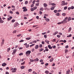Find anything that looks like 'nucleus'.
Here are the masks:
<instances>
[{"label":"nucleus","instance_id":"0eeeda50","mask_svg":"<svg viewBox=\"0 0 74 74\" xmlns=\"http://www.w3.org/2000/svg\"><path fill=\"white\" fill-rule=\"evenodd\" d=\"M71 17H69L67 21L69 22L70 21H71Z\"/></svg>","mask_w":74,"mask_h":74},{"label":"nucleus","instance_id":"052dcab7","mask_svg":"<svg viewBox=\"0 0 74 74\" xmlns=\"http://www.w3.org/2000/svg\"><path fill=\"white\" fill-rule=\"evenodd\" d=\"M69 48V46L68 45H67L65 47V48L67 49V48Z\"/></svg>","mask_w":74,"mask_h":74},{"label":"nucleus","instance_id":"5701e85b","mask_svg":"<svg viewBox=\"0 0 74 74\" xmlns=\"http://www.w3.org/2000/svg\"><path fill=\"white\" fill-rule=\"evenodd\" d=\"M62 16H66V14L65 13H63L62 14Z\"/></svg>","mask_w":74,"mask_h":74},{"label":"nucleus","instance_id":"4be33fe9","mask_svg":"<svg viewBox=\"0 0 74 74\" xmlns=\"http://www.w3.org/2000/svg\"><path fill=\"white\" fill-rule=\"evenodd\" d=\"M55 8V6H54V7H52L51 8V10H54V8Z\"/></svg>","mask_w":74,"mask_h":74},{"label":"nucleus","instance_id":"680f3d73","mask_svg":"<svg viewBox=\"0 0 74 74\" xmlns=\"http://www.w3.org/2000/svg\"><path fill=\"white\" fill-rule=\"evenodd\" d=\"M33 73L34 74H37V73L36 72H35L34 71H33Z\"/></svg>","mask_w":74,"mask_h":74},{"label":"nucleus","instance_id":"c9c22d12","mask_svg":"<svg viewBox=\"0 0 74 74\" xmlns=\"http://www.w3.org/2000/svg\"><path fill=\"white\" fill-rule=\"evenodd\" d=\"M74 7L73 6H71V10H73L74 9Z\"/></svg>","mask_w":74,"mask_h":74},{"label":"nucleus","instance_id":"f704fd0d","mask_svg":"<svg viewBox=\"0 0 74 74\" xmlns=\"http://www.w3.org/2000/svg\"><path fill=\"white\" fill-rule=\"evenodd\" d=\"M7 49H8L7 52H9V51H10V49H11V48H8Z\"/></svg>","mask_w":74,"mask_h":74},{"label":"nucleus","instance_id":"a878e982","mask_svg":"<svg viewBox=\"0 0 74 74\" xmlns=\"http://www.w3.org/2000/svg\"><path fill=\"white\" fill-rule=\"evenodd\" d=\"M27 11V9L26 8L25 9H24V10H23V11L24 12H25V11Z\"/></svg>","mask_w":74,"mask_h":74},{"label":"nucleus","instance_id":"2f4dec72","mask_svg":"<svg viewBox=\"0 0 74 74\" xmlns=\"http://www.w3.org/2000/svg\"><path fill=\"white\" fill-rule=\"evenodd\" d=\"M23 55V54L22 53H20L19 54V56H21V55Z\"/></svg>","mask_w":74,"mask_h":74},{"label":"nucleus","instance_id":"4d7b16f0","mask_svg":"<svg viewBox=\"0 0 74 74\" xmlns=\"http://www.w3.org/2000/svg\"><path fill=\"white\" fill-rule=\"evenodd\" d=\"M34 10H36V9H37V7H34Z\"/></svg>","mask_w":74,"mask_h":74},{"label":"nucleus","instance_id":"cd10ccee","mask_svg":"<svg viewBox=\"0 0 74 74\" xmlns=\"http://www.w3.org/2000/svg\"><path fill=\"white\" fill-rule=\"evenodd\" d=\"M17 32L16 30H14V31H13V34H14L15 33H16V32Z\"/></svg>","mask_w":74,"mask_h":74},{"label":"nucleus","instance_id":"bf43d9fd","mask_svg":"<svg viewBox=\"0 0 74 74\" xmlns=\"http://www.w3.org/2000/svg\"><path fill=\"white\" fill-rule=\"evenodd\" d=\"M52 47L53 49L56 48V46L55 45H54V46H52Z\"/></svg>","mask_w":74,"mask_h":74},{"label":"nucleus","instance_id":"79ce46f5","mask_svg":"<svg viewBox=\"0 0 74 74\" xmlns=\"http://www.w3.org/2000/svg\"><path fill=\"white\" fill-rule=\"evenodd\" d=\"M65 20H66V21H67V19H68V17H66L65 18V19H64Z\"/></svg>","mask_w":74,"mask_h":74},{"label":"nucleus","instance_id":"58836bf2","mask_svg":"<svg viewBox=\"0 0 74 74\" xmlns=\"http://www.w3.org/2000/svg\"><path fill=\"white\" fill-rule=\"evenodd\" d=\"M29 45H27V46H26V48H29Z\"/></svg>","mask_w":74,"mask_h":74},{"label":"nucleus","instance_id":"e2e57ef3","mask_svg":"<svg viewBox=\"0 0 74 74\" xmlns=\"http://www.w3.org/2000/svg\"><path fill=\"white\" fill-rule=\"evenodd\" d=\"M42 45H44L45 44V42H44V41H43L42 42Z\"/></svg>","mask_w":74,"mask_h":74},{"label":"nucleus","instance_id":"dca6fc26","mask_svg":"<svg viewBox=\"0 0 74 74\" xmlns=\"http://www.w3.org/2000/svg\"><path fill=\"white\" fill-rule=\"evenodd\" d=\"M45 73L46 74H48L49 73V71H45Z\"/></svg>","mask_w":74,"mask_h":74},{"label":"nucleus","instance_id":"20e7f679","mask_svg":"<svg viewBox=\"0 0 74 74\" xmlns=\"http://www.w3.org/2000/svg\"><path fill=\"white\" fill-rule=\"evenodd\" d=\"M4 22V21L2 20L1 16H0V23H3Z\"/></svg>","mask_w":74,"mask_h":74},{"label":"nucleus","instance_id":"a18cd8bd","mask_svg":"<svg viewBox=\"0 0 74 74\" xmlns=\"http://www.w3.org/2000/svg\"><path fill=\"white\" fill-rule=\"evenodd\" d=\"M67 8V6H66L64 8V9L65 10H66Z\"/></svg>","mask_w":74,"mask_h":74},{"label":"nucleus","instance_id":"bb28decb","mask_svg":"<svg viewBox=\"0 0 74 74\" xmlns=\"http://www.w3.org/2000/svg\"><path fill=\"white\" fill-rule=\"evenodd\" d=\"M71 30V27H69V29L68 31L69 32H70Z\"/></svg>","mask_w":74,"mask_h":74},{"label":"nucleus","instance_id":"473e14b6","mask_svg":"<svg viewBox=\"0 0 74 74\" xmlns=\"http://www.w3.org/2000/svg\"><path fill=\"white\" fill-rule=\"evenodd\" d=\"M21 69H25V66H21Z\"/></svg>","mask_w":74,"mask_h":74},{"label":"nucleus","instance_id":"864d4df0","mask_svg":"<svg viewBox=\"0 0 74 74\" xmlns=\"http://www.w3.org/2000/svg\"><path fill=\"white\" fill-rule=\"evenodd\" d=\"M26 7H24L23 8V10H25V9H26Z\"/></svg>","mask_w":74,"mask_h":74},{"label":"nucleus","instance_id":"0e129e2a","mask_svg":"<svg viewBox=\"0 0 74 74\" xmlns=\"http://www.w3.org/2000/svg\"><path fill=\"white\" fill-rule=\"evenodd\" d=\"M40 62H43V60L42 59H41L40 60Z\"/></svg>","mask_w":74,"mask_h":74},{"label":"nucleus","instance_id":"39448f33","mask_svg":"<svg viewBox=\"0 0 74 74\" xmlns=\"http://www.w3.org/2000/svg\"><path fill=\"white\" fill-rule=\"evenodd\" d=\"M62 23H67V21L64 19L63 21H62Z\"/></svg>","mask_w":74,"mask_h":74},{"label":"nucleus","instance_id":"f03ea898","mask_svg":"<svg viewBox=\"0 0 74 74\" xmlns=\"http://www.w3.org/2000/svg\"><path fill=\"white\" fill-rule=\"evenodd\" d=\"M62 3L61 4V5L62 6H63V5H66V4L65 3V1H63L62 2Z\"/></svg>","mask_w":74,"mask_h":74},{"label":"nucleus","instance_id":"09e8293b","mask_svg":"<svg viewBox=\"0 0 74 74\" xmlns=\"http://www.w3.org/2000/svg\"><path fill=\"white\" fill-rule=\"evenodd\" d=\"M26 39V40H29L31 38H27Z\"/></svg>","mask_w":74,"mask_h":74},{"label":"nucleus","instance_id":"6e6552de","mask_svg":"<svg viewBox=\"0 0 74 74\" xmlns=\"http://www.w3.org/2000/svg\"><path fill=\"white\" fill-rule=\"evenodd\" d=\"M38 48H39L38 45H37L35 46V49H37Z\"/></svg>","mask_w":74,"mask_h":74},{"label":"nucleus","instance_id":"f8f14e48","mask_svg":"<svg viewBox=\"0 0 74 74\" xmlns=\"http://www.w3.org/2000/svg\"><path fill=\"white\" fill-rule=\"evenodd\" d=\"M4 40H3L2 41V42L1 43V45H3L4 44Z\"/></svg>","mask_w":74,"mask_h":74},{"label":"nucleus","instance_id":"423d86ee","mask_svg":"<svg viewBox=\"0 0 74 74\" xmlns=\"http://www.w3.org/2000/svg\"><path fill=\"white\" fill-rule=\"evenodd\" d=\"M70 70H68V71H66V74H69L70 73Z\"/></svg>","mask_w":74,"mask_h":74},{"label":"nucleus","instance_id":"13d9d810","mask_svg":"<svg viewBox=\"0 0 74 74\" xmlns=\"http://www.w3.org/2000/svg\"><path fill=\"white\" fill-rule=\"evenodd\" d=\"M57 36L58 38H60V35H58Z\"/></svg>","mask_w":74,"mask_h":74},{"label":"nucleus","instance_id":"774afa93","mask_svg":"<svg viewBox=\"0 0 74 74\" xmlns=\"http://www.w3.org/2000/svg\"><path fill=\"white\" fill-rule=\"evenodd\" d=\"M45 51H48V49H45Z\"/></svg>","mask_w":74,"mask_h":74},{"label":"nucleus","instance_id":"c03bdc74","mask_svg":"<svg viewBox=\"0 0 74 74\" xmlns=\"http://www.w3.org/2000/svg\"><path fill=\"white\" fill-rule=\"evenodd\" d=\"M35 45V44H33L32 45H30V47H33V46H34Z\"/></svg>","mask_w":74,"mask_h":74},{"label":"nucleus","instance_id":"69168bd1","mask_svg":"<svg viewBox=\"0 0 74 74\" xmlns=\"http://www.w3.org/2000/svg\"><path fill=\"white\" fill-rule=\"evenodd\" d=\"M39 14L40 15H41L42 14V12L40 11L39 12Z\"/></svg>","mask_w":74,"mask_h":74},{"label":"nucleus","instance_id":"de8ad7c7","mask_svg":"<svg viewBox=\"0 0 74 74\" xmlns=\"http://www.w3.org/2000/svg\"><path fill=\"white\" fill-rule=\"evenodd\" d=\"M39 47H40V48H42V44L40 45L39 46Z\"/></svg>","mask_w":74,"mask_h":74},{"label":"nucleus","instance_id":"338daca9","mask_svg":"<svg viewBox=\"0 0 74 74\" xmlns=\"http://www.w3.org/2000/svg\"><path fill=\"white\" fill-rule=\"evenodd\" d=\"M44 37L46 38H47V35H44Z\"/></svg>","mask_w":74,"mask_h":74},{"label":"nucleus","instance_id":"ddd939ff","mask_svg":"<svg viewBox=\"0 0 74 74\" xmlns=\"http://www.w3.org/2000/svg\"><path fill=\"white\" fill-rule=\"evenodd\" d=\"M53 58H51V59L50 60V62H53Z\"/></svg>","mask_w":74,"mask_h":74},{"label":"nucleus","instance_id":"9b49d317","mask_svg":"<svg viewBox=\"0 0 74 74\" xmlns=\"http://www.w3.org/2000/svg\"><path fill=\"white\" fill-rule=\"evenodd\" d=\"M6 65H7V64H6L5 63H3L2 64V66L3 67L5 66H6Z\"/></svg>","mask_w":74,"mask_h":74},{"label":"nucleus","instance_id":"393cba45","mask_svg":"<svg viewBox=\"0 0 74 74\" xmlns=\"http://www.w3.org/2000/svg\"><path fill=\"white\" fill-rule=\"evenodd\" d=\"M63 23L62 22V21L61 22H59V23H58L57 24L58 25H60V24H62Z\"/></svg>","mask_w":74,"mask_h":74},{"label":"nucleus","instance_id":"2eb2a0df","mask_svg":"<svg viewBox=\"0 0 74 74\" xmlns=\"http://www.w3.org/2000/svg\"><path fill=\"white\" fill-rule=\"evenodd\" d=\"M34 62H37L38 61V58H36L35 60H34Z\"/></svg>","mask_w":74,"mask_h":74},{"label":"nucleus","instance_id":"72a5a7b5","mask_svg":"<svg viewBox=\"0 0 74 74\" xmlns=\"http://www.w3.org/2000/svg\"><path fill=\"white\" fill-rule=\"evenodd\" d=\"M58 12V10H54V12L55 13H56Z\"/></svg>","mask_w":74,"mask_h":74},{"label":"nucleus","instance_id":"3c124183","mask_svg":"<svg viewBox=\"0 0 74 74\" xmlns=\"http://www.w3.org/2000/svg\"><path fill=\"white\" fill-rule=\"evenodd\" d=\"M15 21V20H12V23H13V22H14Z\"/></svg>","mask_w":74,"mask_h":74},{"label":"nucleus","instance_id":"7c9ffc66","mask_svg":"<svg viewBox=\"0 0 74 74\" xmlns=\"http://www.w3.org/2000/svg\"><path fill=\"white\" fill-rule=\"evenodd\" d=\"M28 3V1H25V4H27Z\"/></svg>","mask_w":74,"mask_h":74},{"label":"nucleus","instance_id":"9d476101","mask_svg":"<svg viewBox=\"0 0 74 74\" xmlns=\"http://www.w3.org/2000/svg\"><path fill=\"white\" fill-rule=\"evenodd\" d=\"M45 21H47V22H49V19L48 18H46L45 19Z\"/></svg>","mask_w":74,"mask_h":74},{"label":"nucleus","instance_id":"ea45409f","mask_svg":"<svg viewBox=\"0 0 74 74\" xmlns=\"http://www.w3.org/2000/svg\"><path fill=\"white\" fill-rule=\"evenodd\" d=\"M51 5H54V6H55L56 5V4L54 3H52L51 4Z\"/></svg>","mask_w":74,"mask_h":74},{"label":"nucleus","instance_id":"4468645a","mask_svg":"<svg viewBox=\"0 0 74 74\" xmlns=\"http://www.w3.org/2000/svg\"><path fill=\"white\" fill-rule=\"evenodd\" d=\"M49 48L50 49H52V47H51V46L50 45H48V46Z\"/></svg>","mask_w":74,"mask_h":74},{"label":"nucleus","instance_id":"6ab92c4d","mask_svg":"<svg viewBox=\"0 0 74 74\" xmlns=\"http://www.w3.org/2000/svg\"><path fill=\"white\" fill-rule=\"evenodd\" d=\"M56 15H57V16H60V13H58L57 14H56Z\"/></svg>","mask_w":74,"mask_h":74},{"label":"nucleus","instance_id":"a19ab883","mask_svg":"<svg viewBox=\"0 0 74 74\" xmlns=\"http://www.w3.org/2000/svg\"><path fill=\"white\" fill-rule=\"evenodd\" d=\"M16 26H17L16 24V23L14 25V27H16Z\"/></svg>","mask_w":74,"mask_h":74},{"label":"nucleus","instance_id":"aec40b11","mask_svg":"<svg viewBox=\"0 0 74 74\" xmlns=\"http://www.w3.org/2000/svg\"><path fill=\"white\" fill-rule=\"evenodd\" d=\"M40 11H43V10H44V8H40Z\"/></svg>","mask_w":74,"mask_h":74},{"label":"nucleus","instance_id":"a211bd4d","mask_svg":"<svg viewBox=\"0 0 74 74\" xmlns=\"http://www.w3.org/2000/svg\"><path fill=\"white\" fill-rule=\"evenodd\" d=\"M45 42H46L47 44H49V41H48L47 40H45Z\"/></svg>","mask_w":74,"mask_h":74},{"label":"nucleus","instance_id":"c85d7f7f","mask_svg":"<svg viewBox=\"0 0 74 74\" xmlns=\"http://www.w3.org/2000/svg\"><path fill=\"white\" fill-rule=\"evenodd\" d=\"M28 71L29 72H31V71H32V69H28Z\"/></svg>","mask_w":74,"mask_h":74},{"label":"nucleus","instance_id":"8fccbe9b","mask_svg":"<svg viewBox=\"0 0 74 74\" xmlns=\"http://www.w3.org/2000/svg\"><path fill=\"white\" fill-rule=\"evenodd\" d=\"M23 41H24L23 40H20L19 42H23Z\"/></svg>","mask_w":74,"mask_h":74},{"label":"nucleus","instance_id":"4c0bfd02","mask_svg":"<svg viewBox=\"0 0 74 74\" xmlns=\"http://www.w3.org/2000/svg\"><path fill=\"white\" fill-rule=\"evenodd\" d=\"M25 62L24 61L23 62L21 63V65H23V64H25Z\"/></svg>","mask_w":74,"mask_h":74},{"label":"nucleus","instance_id":"e433bc0d","mask_svg":"<svg viewBox=\"0 0 74 74\" xmlns=\"http://www.w3.org/2000/svg\"><path fill=\"white\" fill-rule=\"evenodd\" d=\"M71 36H72V35L71 34H70L69 35L67 36V37H71Z\"/></svg>","mask_w":74,"mask_h":74},{"label":"nucleus","instance_id":"f3484780","mask_svg":"<svg viewBox=\"0 0 74 74\" xmlns=\"http://www.w3.org/2000/svg\"><path fill=\"white\" fill-rule=\"evenodd\" d=\"M43 5L45 7H47V5L45 3Z\"/></svg>","mask_w":74,"mask_h":74},{"label":"nucleus","instance_id":"5fc2aeb1","mask_svg":"<svg viewBox=\"0 0 74 74\" xmlns=\"http://www.w3.org/2000/svg\"><path fill=\"white\" fill-rule=\"evenodd\" d=\"M31 11H34V10L33 9V8H31Z\"/></svg>","mask_w":74,"mask_h":74},{"label":"nucleus","instance_id":"7ed1b4c3","mask_svg":"<svg viewBox=\"0 0 74 74\" xmlns=\"http://www.w3.org/2000/svg\"><path fill=\"white\" fill-rule=\"evenodd\" d=\"M16 70H17V69H16V68H14V70L12 71V72L15 73V72L16 71Z\"/></svg>","mask_w":74,"mask_h":74},{"label":"nucleus","instance_id":"603ef678","mask_svg":"<svg viewBox=\"0 0 74 74\" xmlns=\"http://www.w3.org/2000/svg\"><path fill=\"white\" fill-rule=\"evenodd\" d=\"M10 14H13V12L10 10Z\"/></svg>","mask_w":74,"mask_h":74},{"label":"nucleus","instance_id":"f257e3e1","mask_svg":"<svg viewBox=\"0 0 74 74\" xmlns=\"http://www.w3.org/2000/svg\"><path fill=\"white\" fill-rule=\"evenodd\" d=\"M31 53V51H28L26 52L25 54H26L27 56H29Z\"/></svg>","mask_w":74,"mask_h":74},{"label":"nucleus","instance_id":"37998d69","mask_svg":"<svg viewBox=\"0 0 74 74\" xmlns=\"http://www.w3.org/2000/svg\"><path fill=\"white\" fill-rule=\"evenodd\" d=\"M20 36H21V34H19L17 35V36L18 37H20Z\"/></svg>","mask_w":74,"mask_h":74},{"label":"nucleus","instance_id":"49530a36","mask_svg":"<svg viewBox=\"0 0 74 74\" xmlns=\"http://www.w3.org/2000/svg\"><path fill=\"white\" fill-rule=\"evenodd\" d=\"M16 14H17V15H19V12H16Z\"/></svg>","mask_w":74,"mask_h":74},{"label":"nucleus","instance_id":"6e6d98bb","mask_svg":"<svg viewBox=\"0 0 74 74\" xmlns=\"http://www.w3.org/2000/svg\"><path fill=\"white\" fill-rule=\"evenodd\" d=\"M36 18L37 19H39V16H36Z\"/></svg>","mask_w":74,"mask_h":74},{"label":"nucleus","instance_id":"b1692460","mask_svg":"<svg viewBox=\"0 0 74 74\" xmlns=\"http://www.w3.org/2000/svg\"><path fill=\"white\" fill-rule=\"evenodd\" d=\"M43 50H44V49H43L42 48H41L39 50V51L40 52H41V51H43Z\"/></svg>","mask_w":74,"mask_h":74},{"label":"nucleus","instance_id":"1a4fd4ad","mask_svg":"<svg viewBox=\"0 0 74 74\" xmlns=\"http://www.w3.org/2000/svg\"><path fill=\"white\" fill-rule=\"evenodd\" d=\"M58 31H56L53 34V36H55V35H56V34H58Z\"/></svg>","mask_w":74,"mask_h":74},{"label":"nucleus","instance_id":"c756f323","mask_svg":"<svg viewBox=\"0 0 74 74\" xmlns=\"http://www.w3.org/2000/svg\"><path fill=\"white\" fill-rule=\"evenodd\" d=\"M69 52V51H68V50H67V49H66L65 50V53H67V52Z\"/></svg>","mask_w":74,"mask_h":74},{"label":"nucleus","instance_id":"412c9836","mask_svg":"<svg viewBox=\"0 0 74 74\" xmlns=\"http://www.w3.org/2000/svg\"><path fill=\"white\" fill-rule=\"evenodd\" d=\"M17 50V49H14L13 50V52H14V53H15L16 51Z\"/></svg>","mask_w":74,"mask_h":74}]
</instances>
